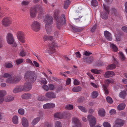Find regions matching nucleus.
Masks as SVG:
<instances>
[{
	"instance_id": "54",
	"label": "nucleus",
	"mask_w": 127,
	"mask_h": 127,
	"mask_svg": "<svg viewBox=\"0 0 127 127\" xmlns=\"http://www.w3.org/2000/svg\"><path fill=\"white\" fill-rule=\"evenodd\" d=\"M41 82L43 84L45 85L47 83V81L45 78H42L41 80Z\"/></svg>"
},
{
	"instance_id": "53",
	"label": "nucleus",
	"mask_w": 127,
	"mask_h": 127,
	"mask_svg": "<svg viewBox=\"0 0 127 127\" xmlns=\"http://www.w3.org/2000/svg\"><path fill=\"white\" fill-rule=\"evenodd\" d=\"M3 38L0 36V48L3 47L2 43L3 42Z\"/></svg>"
},
{
	"instance_id": "62",
	"label": "nucleus",
	"mask_w": 127,
	"mask_h": 127,
	"mask_svg": "<svg viewBox=\"0 0 127 127\" xmlns=\"http://www.w3.org/2000/svg\"><path fill=\"white\" fill-rule=\"evenodd\" d=\"M76 57L77 58H79L81 57V54L79 52H76L75 53Z\"/></svg>"
},
{
	"instance_id": "20",
	"label": "nucleus",
	"mask_w": 127,
	"mask_h": 127,
	"mask_svg": "<svg viewBox=\"0 0 127 127\" xmlns=\"http://www.w3.org/2000/svg\"><path fill=\"white\" fill-rule=\"evenodd\" d=\"M55 107V104L52 103H48L44 104L43 106L44 108L45 109L53 108Z\"/></svg>"
},
{
	"instance_id": "7",
	"label": "nucleus",
	"mask_w": 127,
	"mask_h": 127,
	"mask_svg": "<svg viewBox=\"0 0 127 127\" xmlns=\"http://www.w3.org/2000/svg\"><path fill=\"white\" fill-rule=\"evenodd\" d=\"M11 19L9 17H6L4 18L2 21V24L4 26L7 27L11 24Z\"/></svg>"
},
{
	"instance_id": "55",
	"label": "nucleus",
	"mask_w": 127,
	"mask_h": 127,
	"mask_svg": "<svg viewBox=\"0 0 127 127\" xmlns=\"http://www.w3.org/2000/svg\"><path fill=\"white\" fill-rule=\"evenodd\" d=\"M74 84L75 85H77L80 84V82L77 79H75L74 81Z\"/></svg>"
},
{
	"instance_id": "56",
	"label": "nucleus",
	"mask_w": 127,
	"mask_h": 127,
	"mask_svg": "<svg viewBox=\"0 0 127 127\" xmlns=\"http://www.w3.org/2000/svg\"><path fill=\"white\" fill-rule=\"evenodd\" d=\"M109 113L111 115L114 114L116 113V111L114 109H112L110 111Z\"/></svg>"
},
{
	"instance_id": "31",
	"label": "nucleus",
	"mask_w": 127,
	"mask_h": 127,
	"mask_svg": "<svg viewBox=\"0 0 127 127\" xmlns=\"http://www.w3.org/2000/svg\"><path fill=\"white\" fill-rule=\"evenodd\" d=\"M105 111L102 108L99 109L98 111L99 115L101 116H104L105 115Z\"/></svg>"
},
{
	"instance_id": "29",
	"label": "nucleus",
	"mask_w": 127,
	"mask_h": 127,
	"mask_svg": "<svg viewBox=\"0 0 127 127\" xmlns=\"http://www.w3.org/2000/svg\"><path fill=\"white\" fill-rule=\"evenodd\" d=\"M40 118L39 117H37L35 118L31 122L32 125L34 126L39 121Z\"/></svg>"
},
{
	"instance_id": "57",
	"label": "nucleus",
	"mask_w": 127,
	"mask_h": 127,
	"mask_svg": "<svg viewBox=\"0 0 127 127\" xmlns=\"http://www.w3.org/2000/svg\"><path fill=\"white\" fill-rule=\"evenodd\" d=\"M6 68H8L12 67L13 66L10 63L6 64L5 65Z\"/></svg>"
},
{
	"instance_id": "64",
	"label": "nucleus",
	"mask_w": 127,
	"mask_h": 127,
	"mask_svg": "<svg viewBox=\"0 0 127 127\" xmlns=\"http://www.w3.org/2000/svg\"><path fill=\"white\" fill-rule=\"evenodd\" d=\"M42 88L46 91H48L49 89V87L47 86L44 85L42 86Z\"/></svg>"
},
{
	"instance_id": "48",
	"label": "nucleus",
	"mask_w": 127,
	"mask_h": 127,
	"mask_svg": "<svg viewBox=\"0 0 127 127\" xmlns=\"http://www.w3.org/2000/svg\"><path fill=\"white\" fill-rule=\"evenodd\" d=\"M24 60L22 59H19L16 60V64L17 65H19L20 64L22 63L23 62Z\"/></svg>"
},
{
	"instance_id": "50",
	"label": "nucleus",
	"mask_w": 127,
	"mask_h": 127,
	"mask_svg": "<svg viewBox=\"0 0 127 127\" xmlns=\"http://www.w3.org/2000/svg\"><path fill=\"white\" fill-rule=\"evenodd\" d=\"M26 54V52H25L24 50L22 49V51L20 52V55L22 57L25 56Z\"/></svg>"
},
{
	"instance_id": "24",
	"label": "nucleus",
	"mask_w": 127,
	"mask_h": 127,
	"mask_svg": "<svg viewBox=\"0 0 127 127\" xmlns=\"http://www.w3.org/2000/svg\"><path fill=\"white\" fill-rule=\"evenodd\" d=\"M115 75L114 73L112 71H108L106 72L104 76L106 78H109L111 76H114Z\"/></svg>"
},
{
	"instance_id": "38",
	"label": "nucleus",
	"mask_w": 127,
	"mask_h": 127,
	"mask_svg": "<svg viewBox=\"0 0 127 127\" xmlns=\"http://www.w3.org/2000/svg\"><path fill=\"white\" fill-rule=\"evenodd\" d=\"M119 54L121 60L122 61H124L125 59V57L123 53L121 52H120Z\"/></svg>"
},
{
	"instance_id": "61",
	"label": "nucleus",
	"mask_w": 127,
	"mask_h": 127,
	"mask_svg": "<svg viewBox=\"0 0 127 127\" xmlns=\"http://www.w3.org/2000/svg\"><path fill=\"white\" fill-rule=\"evenodd\" d=\"M121 29L124 32L127 33V27L124 26L122 27Z\"/></svg>"
},
{
	"instance_id": "2",
	"label": "nucleus",
	"mask_w": 127,
	"mask_h": 127,
	"mask_svg": "<svg viewBox=\"0 0 127 127\" xmlns=\"http://www.w3.org/2000/svg\"><path fill=\"white\" fill-rule=\"evenodd\" d=\"M37 11L39 13L38 16L39 18H41L43 16V8L40 6H36L35 7L31 9L30 14L32 18H34L35 17Z\"/></svg>"
},
{
	"instance_id": "25",
	"label": "nucleus",
	"mask_w": 127,
	"mask_h": 127,
	"mask_svg": "<svg viewBox=\"0 0 127 127\" xmlns=\"http://www.w3.org/2000/svg\"><path fill=\"white\" fill-rule=\"evenodd\" d=\"M127 95L126 92L125 91H122L119 94V96L121 98L124 99Z\"/></svg>"
},
{
	"instance_id": "44",
	"label": "nucleus",
	"mask_w": 127,
	"mask_h": 127,
	"mask_svg": "<svg viewBox=\"0 0 127 127\" xmlns=\"http://www.w3.org/2000/svg\"><path fill=\"white\" fill-rule=\"evenodd\" d=\"M110 46L114 51L116 52L118 51V49L117 48L114 44H111Z\"/></svg>"
},
{
	"instance_id": "15",
	"label": "nucleus",
	"mask_w": 127,
	"mask_h": 127,
	"mask_svg": "<svg viewBox=\"0 0 127 127\" xmlns=\"http://www.w3.org/2000/svg\"><path fill=\"white\" fill-rule=\"evenodd\" d=\"M105 83L106 84V85L103 84L102 85V87L103 88L105 94H108L109 92L107 89V87L109 84L111 83V81L109 80H106L105 81Z\"/></svg>"
},
{
	"instance_id": "42",
	"label": "nucleus",
	"mask_w": 127,
	"mask_h": 127,
	"mask_svg": "<svg viewBox=\"0 0 127 127\" xmlns=\"http://www.w3.org/2000/svg\"><path fill=\"white\" fill-rule=\"evenodd\" d=\"M91 4L93 6H96L98 5V2L96 0H93L91 2Z\"/></svg>"
},
{
	"instance_id": "37",
	"label": "nucleus",
	"mask_w": 127,
	"mask_h": 127,
	"mask_svg": "<svg viewBox=\"0 0 127 127\" xmlns=\"http://www.w3.org/2000/svg\"><path fill=\"white\" fill-rule=\"evenodd\" d=\"M116 67V65L114 64H111L108 65L106 68L107 70H112Z\"/></svg>"
},
{
	"instance_id": "10",
	"label": "nucleus",
	"mask_w": 127,
	"mask_h": 127,
	"mask_svg": "<svg viewBox=\"0 0 127 127\" xmlns=\"http://www.w3.org/2000/svg\"><path fill=\"white\" fill-rule=\"evenodd\" d=\"M17 36L19 40L23 43L25 42V38L24 33L22 32H18L17 34Z\"/></svg>"
},
{
	"instance_id": "41",
	"label": "nucleus",
	"mask_w": 127,
	"mask_h": 127,
	"mask_svg": "<svg viewBox=\"0 0 127 127\" xmlns=\"http://www.w3.org/2000/svg\"><path fill=\"white\" fill-rule=\"evenodd\" d=\"M70 3V1L69 0H67L65 1L64 4V7L65 9H66L67 8Z\"/></svg>"
},
{
	"instance_id": "9",
	"label": "nucleus",
	"mask_w": 127,
	"mask_h": 127,
	"mask_svg": "<svg viewBox=\"0 0 127 127\" xmlns=\"http://www.w3.org/2000/svg\"><path fill=\"white\" fill-rule=\"evenodd\" d=\"M57 44L55 42H52L51 44L48 45L49 48L47 49V52L48 53H52L54 52L55 49L54 48L57 47Z\"/></svg>"
},
{
	"instance_id": "34",
	"label": "nucleus",
	"mask_w": 127,
	"mask_h": 127,
	"mask_svg": "<svg viewBox=\"0 0 127 127\" xmlns=\"http://www.w3.org/2000/svg\"><path fill=\"white\" fill-rule=\"evenodd\" d=\"M14 99V97L10 95H9L6 97L5 100L6 102H9L13 100Z\"/></svg>"
},
{
	"instance_id": "17",
	"label": "nucleus",
	"mask_w": 127,
	"mask_h": 127,
	"mask_svg": "<svg viewBox=\"0 0 127 127\" xmlns=\"http://www.w3.org/2000/svg\"><path fill=\"white\" fill-rule=\"evenodd\" d=\"M83 60V61L87 64H91L93 61L94 58L92 56L84 57Z\"/></svg>"
},
{
	"instance_id": "46",
	"label": "nucleus",
	"mask_w": 127,
	"mask_h": 127,
	"mask_svg": "<svg viewBox=\"0 0 127 127\" xmlns=\"http://www.w3.org/2000/svg\"><path fill=\"white\" fill-rule=\"evenodd\" d=\"M103 125L104 127H111L110 124L107 122H105L103 124Z\"/></svg>"
},
{
	"instance_id": "49",
	"label": "nucleus",
	"mask_w": 127,
	"mask_h": 127,
	"mask_svg": "<svg viewBox=\"0 0 127 127\" xmlns=\"http://www.w3.org/2000/svg\"><path fill=\"white\" fill-rule=\"evenodd\" d=\"M91 71L95 74H99L100 73V71L97 69H92L91 70Z\"/></svg>"
},
{
	"instance_id": "18",
	"label": "nucleus",
	"mask_w": 127,
	"mask_h": 127,
	"mask_svg": "<svg viewBox=\"0 0 127 127\" xmlns=\"http://www.w3.org/2000/svg\"><path fill=\"white\" fill-rule=\"evenodd\" d=\"M44 21H46L47 23H49L52 24L53 22V18L51 16L47 15L45 16V18L44 19Z\"/></svg>"
},
{
	"instance_id": "30",
	"label": "nucleus",
	"mask_w": 127,
	"mask_h": 127,
	"mask_svg": "<svg viewBox=\"0 0 127 127\" xmlns=\"http://www.w3.org/2000/svg\"><path fill=\"white\" fill-rule=\"evenodd\" d=\"M126 104L125 103H121L117 106V109L119 110H121L124 109L125 108Z\"/></svg>"
},
{
	"instance_id": "39",
	"label": "nucleus",
	"mask_w": 127,
	"mask_h": 127,
	"mask_svg": "<svg viewBox=\"0 0 127 127\" xmlns=\"http://www.w3.org/2000/svg\"><path fill=\"white\" fill-rule=\"evenodd\" d=\"M78 107L80 110L82 112L86 113L87 112V109L84 107L81 106H78Z\"/></svg>"
},
{
	"instance_id": "4",
	"label": "nucleus",
	"mask_w": 127,
	"mask_h": 127,
	"mask_svg": "<svg viewBox=\"0 0 127 127\" xmlns=\"http://www.w3.org/2000/svg\"><path fill=\"white\" fill-rule=\"evenodd\" d=\"M21 78L20 76H15L12 77L11 76L6 80L7 83L11 84L14 83H17L19 82L21 80Z\"/></svg>"
},
{
	"instance_id": "27",
	"label": "nucleus",
	"mask_w": 127,
	"mask_h": 127,
	"mask_svg": "<svg viewBox=\"0 0 127 127\" xmlns=\"http://www.w3.org/2000/svg\"><path fill=\"white\" fill-rule=\"evenodd\" d=\"M72 121L73 123L76 125L77 127L79 125H80V123L79 122V120L76 118H73L72 119Z\"/></svg>"
},
{
	"instance_id": "35",
	"label": "nucleus",
	"mask_w": 127,
	"mask_h": 127,
	"mask_svg": "<svg viewBox=\"0 0 127 127\" xmlns=\"http://www.w3.org/2000/svg\"><path fill=\"white\" fill-rule=\"evenodd\" d=\"M98 93L97 91H94L92 93V97L93 98H96L98 95Z\"/></svg>"
},
{
	"instance_id": "3",
	"label": "nucleus",
	"mask_w": 127,
	"mask_h": 127,
	"mask_svg": "<svg viewBox=\"0 0 127 127\" xmlns=\"http://www.w3.org/2000/svg\"><path fill=\"white\" fill-rule=\"evenodd\" d=\"M24 78L25 79H29L33 82L36 79V76L34 71H26L25 74Z\"/></svg>"
},
{
	"instance_id": "14",
	"label": "nucleus",
	"mask_w": 127,
	"mask_h": 127,
	"mask_svg": "<svg viewBox=\"0 0 127 127\" xmlns=\"http://www.w3.org/2000/svg\"><path fill=\"white\" fill-rule=\"evenodd\" d=\"M124 122L122 120L117 119L115 121V123L113 127H121L124 124Z\"/></svg>"
},
{
	"instance_id": "12",
	"label": "nucleus",
	"mask_w": 127,
	"mask_h": 127,
	"mask_svg": "<svg viewBox=\"0 0 127 127\" xmlns=\"http://www.w3.org/2000/svg\"><path fill=\"white\" fill-rule=\"evenodd\" d=\"M6 39L8 43L10 44H13L14 41L13 35L11 33H8L7 34Z\"/></svg>"
},
{
	"instance_id": "19",
	"label": "nucleus",
	"mask_w": 127,
	"mask_h": 127,
	"mask_svg": "<svg viewBox=\"0 0 127 127\" xmlns=\"http://www.w3.org/2000/svg\"><path fill=\"white\" fill-rule=\"evenodd\" d=\"M104 36L108 40L111 41L112 39V37L111 33L109 32L106 31L104 32Z\"/></svg>"
},
{
	"instance_id": "32",
	"label": "nucleus",
	"mask_w": 127,
	"mask_h": 127,
	"mask_svg": "<svg viewBox=\"0 0 127 127\" xmlns=\"http://www.w3.org/2000/svg\"><path fill=\"white\" fill-rule=\"evenodd\" d=\"M53 39V37L50 35L44 36L43 38L44 41L47 40L52 41Z\"/></svg>"
},
{
	"instance_id": "22",
	"label": "nucleus",
	"mask_w": 127,
	"mask_h": 127,
	"mask_svg": "<svg viewBox=\"0 0 127 127\" xmlns=\"http://www.w3.org/2000/svg\"><path fill=\"white\" fill-rule=\"evenodd\" d=\"M22 86H17L14 88L13 92L15 93H17L22 91Z\"/></svg>"
},
{
	"instance_id": "60",
	"label": "nucleus",
	"mask_w": 127,
	"mask_h": 127,
	"mask_svg": "<svg viewBox=\"0 0 127 127\" xmlns=\"http://www.w3.org/2000/svg\"><path fill=\"white\" fill-rule=\"evenodd\" d=\"M11 75L8 73H5L4 74L3 77L4 78H8Z\"/></svg>"
},
{
	"instance_id": "23",
	"label": "nucleus",
	"mask_w": 127,
	"mask_h": 127,
	"mask_svg": "<svg viewBox=\"0 0 127 127\" xmlns=\"http://www.w3.org/2000/svg\"><path fill=\"white\" fill-rule=\"evenodd\" d=\"M45 96L48 98H53L56 97L55 94L54 93L51 92L46 93L45 94Z\"/></svg>"
},
{
	"instance_id": "58",
	"label": "nucleus",
	"mask_w": 127,
	"mask_h": 127,
	"mask_svg": "<svg viewBox=\"0 0 127 127\" xmlns=\"http://www.w3.org/2000/svg\"><path fill=\"white\" fill-rule=\"evenodd\" d=\"M33 66H35L36 67H39V64L37 62L35 61H33Z\"/></svg>"
},
{
	"instance_id": "13",
	"label": "nucleus",
	"mask_w": 127,
	"mask_h": 127,
	"mask_svg": "<svg viewBox=\"0 0 127 127\" xmlns=\"http://www.w3.org/2000/svg\"><path fill=\"white\" fill-rule=\"evenodd\" d=\"M32 85L30 83L27 82L25 83L23 87H22V91H28L31 89Z\"/></svg>"
},
{
	"instance_id": "33",
	"label": "nucleus",
	"mask_w": 127,
	"mask_h": 127,
	"mask_svg": "<svg viewBox=\"0 0 127 127\" xmlns=\"http://www.w3.org/2000/svg\"><path fill=\"white\" fill-rule=\"evenodd\" d=\"M82 90V88L80 86L74 87L72 89V91L74 92H78Z\"/></svg>"
},
{
	"instance_id": "6",
	"label": "nucleus",
	"mask_w": 127,
	"mask_h": 127,
	"mask_svg": "<svg viewBox=\"0 0 127 127\" xmlns=\"http://www.w3.org/2000/svg\"><path fill=\"white\" fill-rule=\"evenodd\" d=\"M103 8L105 12H102L101 13V17L103 19H106L108 18L107 14L109 13V7L103 4Z\"/></svg>"
},
{
	"instance_id": "47",
	"label": "nucleus",
	"mask_w": 127,
	"mask_h": 127,
	"mask_svg": "<svg viewBox=\"0 0 127 127\" xmlns=\"http://www.w3.org/2000/svg\"><path fill=\"white\" fill-rule=\"evenodd\" d=\"M62 124L59 121H56L55 124V127H62Z\"/></svg>"
},
{
	"instance_id": "21",
	"label": "nucleus",
	"mask_w": 127,
	"mask_h": 127,
	"mask_svg": "<svg viewBox=\"0 0 127 127\" xmlns=\"http://www.w3.org/2000/svg\"><path fill=\"white\" fill-rule=\"evenodd\" d=\"M22 124L23 127H28L29 126V123L28 121L26 118L23 117L22 119Z\"/></svg>"
},
{
	"instance_id": "36",
	"label": "nucleus",
	"mask_w": 127,
	"mask_h": 127,
	"mask_svg": "<svg viewBox=\"0 0 127 127\" xmlns=\"http://www.w3.org/2000/svg\"><path fill=\"white\" fill-rule=\"evenodd\" d=\"M12 121L14 124H17L18 123V117L16 116H14L12 119Z\"/></svg>"
},
{
	"instance_id": "51",
	"label": "nucleus",
	"mask_w": 127,
	"mask_h": 127,
	"mask_svg": "<svg viewBox=\"0 0 127 127\" xmlns=\"http://www.w3.org/2000/svg\"><path fill=\"white\" fill-rule=\"evenodd\" d=\"M18 111L19 113L21 115H23L24 112V109H19Z\"/></svg>"
},
{
	"instance_id": "43",
	"label": "nucleus",
	"mask_w": 127,
	"mask_h": 127,
	"mask_svg": "<svg viewBox=\"0 0 127 127\" xmlns=\"http://www.w3.org/2000/svg\"><path fill=\"white\" fill-rule=\"evenodd\" d=\"M73 105L71 104H67L65 107V108L66 109L69 110L73 109Z\"/></svg>"
},
{
	"instance_id": "8",
	"label": "nucleus",
	"mask_w": 127,
	"mask_h": 127,
	"mask_svg": "<svg viewBox=\"0 0 127 127\" xmlns=\"http://www.w3.org/2000/svg\"><path fill=\"white\" fill-rule=\"evenodd\" d=\"M67 114L69 115H70V114L66 112H64L63 113H57L54 114V116L55 118L59 119H63L64 117L67 118V116L66 115Z\"/></svg>"
},
{
	"instance_id": "16",
	"label": "nucleus",
	"mask_w": 127,
	"mask_h": 127,
	"mask_svg": "<svg viewBox=\"0 0 127 127\" xmlns=\"http://www.w3.org/2000/svg\"><path fill=\"white\" fill-rule=\"evenodd\" d=\"M51 24L47 23L45 25V29L47 33L48 34H50L52 31V27Z\"/></svg>"
},
{
	"instance_id": "5",
	"label": "nucleus",
	"mask_w": 127,
	"mask_h": 127,
	"mask_svg": "<svg viewBox=\"0 0 127 127\" xmlns=\"http://www.w3.org/2000/svg\"><path fill=\"white\" fill-rule=\"evenodd\" d=\"M87 118L89 122L91 127H101L99 126H96L94 127L96 124V120L95 118L93 116L91 115H89Z\"/></svg>"
},
{
	"instance_id": "28",
	"label": "nucleus",
	"mask_w": 127,
	"mask_h": 127,
	"mask_svg": "<svg viewBox=\"0 0 127 127\" xmlns=\"http://www.w3.org/2000/svg\"><path fill=\"white\" fill-rule=\"evenodd\" d=\"M72 29L73 30L74 32H79L82 31L84 28L82 27H73Z\"/></svg>"
},
{
	"instance_id": "11",
	"label": "nucleus",
	"mask_w": 127,
	"mask_h": 127,
	"mask_svg": "<svg viewBox=\"0 0 127 127\" xmlns=\"http://www.w3.org/2000/svg\"><path fill=\"white\" fill-rule=\"evenodd\" d=\"M40 26V24L37 21L33 22L32 25V29L35 32H37L39 30Z\"/></svg>"
},
{
	"instance_id": "40",
	"label": "nucleus",
	"mask_w": 127,
	"mask_h": 127,
	"mask_svg": "<svg viewBox=\"0 0 127 127\" xmlns=\"http://www.w3.org/2000/svg\"><path fill=\"white\" fill-rule=\"evenodd\" d=\"M6 94V92L3 90L0 91V97H4Z\"/></svg>"
},
{
	"instance_id": "1",
	"label": "nucleus",
	"mask_w": 127,
	"mask_h": 127,
	"mask_svg": "<svg viewBox=\"0 0 127 127\" xmlns=\"http://www.w3.org/2000/svg\"><path fill=\"white\" fill-rule=\"evenodd\" d=\"M53 16L54 19L56 20V25L57 28L60 29L66 22L65 15H62L60 17L58 15V11H55Z\"/></svg>"
},
{
	"instance_id": "45",
	"label": "nucleus",
	"mask_w": 127,
	"mask_h": 127,
	"mask_svg": "<svg viewBox=\"0 0 127 127\" xmlns=\"http://www.w3.org/2000/svg\"><path fill=\"white\" fill-rule=\"evenodd\" d=\"M106 100L110 104H112L113 102L112 99L109 96H107L106 98Z\"/></svg>"
},
{
	"instance_id": "26",
	"label": "nucleus",
	"mask_w": 127,
	"mask_h": 127,
	"mask_svg": "<svg viewBox=\"0 0 127 127\" xmlns=\"http://www.w3.org/2000/svg\"><path fill=\"white\" fill-rule=\"evenodd\" d=\"M31 94L30 93H25L22 96V97L23 98L26 99L30 98L31 97Z\"/></svg>"
},
{
	"instance_id": "63",
	"label": "nucleus",
	"mask_w": 127,
	"mask_h": 127,
	"mask_svg": "<svg viewBox=\"0 0 127 127\" xmlns=\"http://www.w3.org/2000/svg\"><path fill=\"white\" fill-rule=\"evenodd\" d=\"M71 81V80L70 78H68L66 81V85H68L70 83Z\"/></svg>"
},
{
	"instance_id": "52",
	"label": "nucleus",
	"mask_w": 127,
	"mask_h": 127,
	"mask_svg": "<svg viewBox=\"0 0 127 127\" xmlns=\"http://www.w3.org/2000/svg\"><path fill=\"white\" fill-rule=\"evenodd\" d=\"M38 99L39 100L43 101L45 99V98L44 96L39 95L38 97Z\"/></svg>"
},
{
	"instance_id": "59",
	"label": "nucleus",
	"mask_w": 127,
	"mask_h": 127,
	"mask_svg": "<svg viewBox=\"0 0 127 127\" xmlns=\"http://www.w3.org/2000/svg\"><path fill=\"white\" fill-rule=\"evenodd\" d=\"M54 88V86L52 84H50L49 85V89L51 90H53Z\"/></svg>"
}]
</instances>
